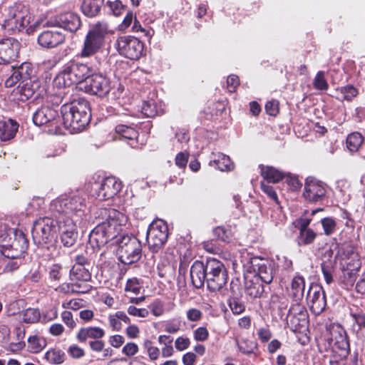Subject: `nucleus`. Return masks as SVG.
<instances>
[{
	"instance_id": "obj_15",
	"label": "nucleus",
	"mask_w": 365,
	"mask_h": 365,
	"mask_svg": "<svg viewBox=\"0 0 365 365\" xmlns=\"http://www.w3.org/2000/svg\"><path fill=\"white\" fill-rule=\"evenodd\" d=\"M168 228L165 221L158 220L153 221L148 227L146 241L149 250L153 253L158 252L167 242Z\"/></svg>"
},
{
	"instance_id": "obj_46",
	"label": "nucleus",
	"mask_w": 365,
	"mask_h": 365,
	"mask_svg": "<svg viewBox=\"0 0 365 365\" xmlns=\"http://www.w3.org/2000/svg\"><path fill=\"white\" fill-rule=\"evenodd\" d=\"M61 102V92L47 95V114L49 115V110L51 109L56 110L55 107H58Z\"/></svg>"
},
{
	"instance_id": "obj_17",
	"label": "nucleus",
	"mask_w": 365,
	"mask_h": 365,
	"mask_svg": "<svg viewBox=\"0 0 365 365\" xmlns=\"http://www.w3.org/2000/svg\"><path fill=\"white\" fill-rule=\"evenodd\" d=\"M81 21L78 14L66 11L54 14L53 13L47 14V26H57L69 31L76 32L81 26Z\"/></svg>"
},
{
	"instance_id": "obj_63",
	"label": "nucleus",
	"mask_w": 365,
	"mask_h": 365,
	"mask_svg": "<svg viewBox=\"0 0 365 365\" xmlns=\"http://www.w3.org/2000/svg\"><path fill=\"white\" fill-rule=\"evenodd\" d=\"M189 154L187 152H180L177 154L175 163V165L180 168H184L186 167L188 161Z\"/></svg>"
},
{
	"instance_id": "obj_12",
	"label": "nucleus",
	"mask_w": 365,
	"mask_h": 365,
	"mask_svg": "<svg viewBox=\"0 0 365 365\" xmlns=\"http://www.w3.org/2000/svg\"><path fill=\"white\" fill-rule=\"evenodd\" d=\"M91 181L90 193L97 200H107L115 197L122 188V182L113 176Z\"/></svg>"
},
{
	"instance_id": "obj_38",
	"label": "nucleus",
	"mask_w": 365,
	"mask_h": 365,
	"mask_svg": "<svg viewBox=\"0 0 365 365\" xmlns=\"http://www.w3.org/2000/svg\"><path fill=\"white\" fill-rule=\"evenodd\" d=\"M245 292L251 297L257 298L263 293L264 287L259 279H255L253 277L246 282Z\"/></svg>"
},
{
	"instance_id": "obj_56",
	"label": "nucleus",
	"mask_w": 365,
	"mask_h": 365,
	"mask_svg": "<svg viewBox=\"0 0 365 365\" xmlns=\"http://www.w3.org/2000/svg\"><path fill=\"white\" fill-rule=\"evenodd\" d=\"M127 312L128 314L134 317L146 318L149 316V311L145 308H137L133 305H130L128 307Z\"/></svg>"
},
{
	"instance_id": "obj_22",
	"label": "nucleus",
	"mask_w": 365,
	"mask_h": 365,
	"mask_svg": "<svg viewBox=\"0 0 365 365\" xmlns=\"http://www.w3.org/2000/svg\"><path fill=\"white\" fill-rule=\"evenodd\" d=\"M20 49L19 42L8 38L0 41V64L9 63L18 57Z\"/></svg>"
},
{
	"instance_id": "obj_8",
	"label": "nucleus",
	"mask_w": 365,
	"mask_h": 365,
	"mask_svg": "<svg viewBox=\"0 0 365 365\" xmlns=\"http://www.w3.org/2000/svg\"><path fill=\"white\" fill-rule=\"evenodd\" d=\"M114 243L117 245L118 258L123 264H131L140 259L142 255L141 243L134 235H119Z\"/></svg>"
},
{
	"instance_id": "obj_25",
	"label": "nucleus",
	"mask_w": 365,
	"mask_h": 365,
	"mask_svg": "<svg viewBox=\"0 0 365 365\" xmlns=\"http://www.w3.org/2000/svg\"><path fill=\"white\" fill-rule=\"evenodd\" d=\"M105 336V331L99 327H84L81 328L76 339L80 343H86L88 339H101Z\"/></svg>"
},
{
	"instance_id": "obj_43",
	"label": "nucleus",
	"mask_w": 365,
	"mask_h": 365,
	"mask_svg": "<svg viewBox=\"0 0 365 365\" xmlns=\"http://www.w3.org/2000/svg\"><path fill=\"white\" fill-rule=\"evenodd\" d=\"M148 308L150 309L153 315L157 317H161L166 312L164 302L159 299H155L153 302H152L149 304Z\"/></svg>"
},
{
	"instance_id": "obj_6",
	"label": "nucleus",
	"mask_w": 365,
	"mask_h": 365,
	"mask_svg": "<svg viewBox=\"0 0 365 365\" xmlns=\"http://www.w3.org/2000/svg\"><path fill=\"white\" fill-rule=\"evenodd\" d=\"M28 247L29 242L21 230L10 228L0 235L1 252L7 258L20 257Z\"/></svg>"
},
{
	"instance_id": "obj_54",
	"label": "nucleus",
	"mask_w": 365,
	"mask_h": 365,
	"mask_svg": "<svg viewBox=\"0 0 365 365\" xmlns=\"http://www.w3.org/2000/svg\"><path fill=\"white\" fill-rule=\"evenodd\" d=\"M143 346L147 350L149 358L151 360H155L158 359L160 354V350L158 347L153 346L151 341L145 340L143 343Z\"/></svg>"
},
{
	"instance_id": "obj_37",
	"label": "nucleus",
	"mask_w": 365,
	"mask_h": 365,
	"mask_svg": "<svg viewBox=\"0 0 365 365\" xmlns=\"http://www.w3.org/2000/svg\"><path fill=\"white\" fill-rule=\"evenodd\" d=\"M350 317L352 322V329L355 332L365 329V314L363 311L356 309L354 310L351 309Z\"/></svg>"
},
{
	"instance_id": "obj_31",
	"label": "nucleus",
	"mask_w": 365,
	"mask_h": 365,
	"mask_svg": "<svg viewBox=\"0 0 365 365\" xmlns=\"http://www.w3.org/2000/svg\"><path fill=\"white\" fill-rule=\"evenodd\" d=\"M115 132L122 138L129 140L131 147L135 148L137 146L138 133L135 128L120 124L115 127Z\"/></svg>"
},
{
	"instance_id": "obj_23",
	"label": "nucleus",
	"mask_w": 365,
	"mask_h": 365,
	"mask_svg": "<svg viewBox=\"0 0 365 365\" xmlns=\"http://www.w3.org/2000/svg\"><path fill=\"white\" fill-rule=\"evenodd\" d=\"M207 263L195 261L190 267V276L193 287L197 289L207 283Z\"/></svg>"
},
{
	"instance_id": "obj_14",
	"label": "nucleus",
	"mask_w": 365,
	"mask_h": 365,
	"mask_svg": "<svg viewBox=\"0 0 365 365\" xmlns=\"http://www.w3.org/2000/svg\"><path fill=\"white\" fill-rule=\"evenodd\" d=\"M243 267L245 272L254 274L255 279L265 284H269L273 279L274 264L267 259L252 257L244 263Z\"/></svg>"
},
{
	"instance_id": "obj_41",
	"label": "nucleus",
	"mask_w": 365,
	"mask_h": 365,
	"mask_svg": "<svg viewBox=\"0 0 365 365\" xmlns=\"http://www.w3.org/2000/svg\"><path fill=\"white\" fill-rule=\"evenodd\" d=\"M338 98L350 101L358 95V90L351 85H346L337 90Z\"/></svg>"
},
{
	"instance_id": "obj_29",
	"label": "nucleus",
	"mask_w": 365,
	"mask_h": 365,
	"mask_svg": "<svg viewBox=\"0 0 365 365\" xmlns=\"http://www.w3.org/2000/svg\"><path fill=\"white\" fill-rule=\"evenodd\" d=\"M45 232V217H39L34 222L31 231L33 240L35 244L43 245L46 243Z\"/></svg>"
},
{
	"instance_id": "obj_16",
	"label": "nucleus",
	"mask_w": 365,
	"mask_h": 365,
	"mask_svg": "<svg viewBox=\"0 0 365 365\" xmlns=\"http://www.w3.org/2000/svg\"><path fill=\"white\" fill-rule=\"evenodd\" d=\"M114 47L120 56L130 60H138L143 54L144 45L133 36H120L115 41Z\"/></svg>"
},
{
	"instance_id": "obj_49",
	"label": "nucleus",
	"mask_w": 365,
	"mask_h": 365,
	"mask_svg": "<svg viewBox=\"0 0 365 365\" xmlns=\"http://www.w3.org/2000/svg\"><path fill=\"white\" fill-rule=\"evenodd\" d=\"M275 208L270 210L269 215L271 221L277 226L284 222L285 217L282 213L279 203L275 205Z\"/></svg>"
},
{
	"instance_id": "obj_59",
	"label": "nucleus",
	"mask_w": 365,
	"mask_h": 365,
	"mask_svg": "<svg viewBox=\"0 0 365 365\" xmlns=\"http://www.w3.org/2000/svg\"><path fill=\"white\" fill-rule=\"evenodd\" d=\"M208 336L209 331L205 327H200L193 331V337L197 341H205Z\"/></svg>"
},
{
	"instance_id": "obj_42",
	"label": "nucleus",
	"mask_w": 365,
	"mask_h": 365,
	"mask_svg": "<svg viewBox=\"0 0 365 365\" xmlns=\"http://www.w3.org/2000/svg\"><path fill=\"white\" fill-rule=\"evenodd\" d=\"M317 233L312 229L301 230L297 237V243L299 246L307 245L314 242Z\"/></svg>"
},
{
	"instance_id": "obj_33",
	"label": "nucleus",
	"mask_w": 365,
	"mask_h": 365,
	"mask_svg": "<svg viewBox=\"0 0 365 365\" xmlns=\"http://www.w3.org/2000/svg\"><path fill=\"white\" fill-rule=\"evenodd\" d=\"M104 0H83L81 4L82 12L88 17L98 14Z\"/></svg>"
},
{
	"instance_id": "obj_28",
	"label": "nucleus",
	"mask_w": 365,
	"mask_h": 365,
	"mask_svg": "<svg viewBox=\"0 0 365 365\" xmlns=\"http://www.w3.org/2000/svg\"><path fill=\"white\" fill-rule=\"evenodd\" d=\"M212 160L209 163L210 166L216 168L220 171H230L234 168V164L230 157L221 153H212Z\"/></svg>"
},
{
	"instance_id": "obj_35",
	"label": "nucleus",
	"mask_w": 365,
	"mask_h": 365,
	"mask_svg": "<svg viewBox=\"0 0 365 365\" xmlns=\"http://www.w3.org/2000/svg\"><path fill=\"white\" fill-rule=\"evenodd\" d=\"M261 175L267 182L277 183L284 179V173L271 166H262Z\"/></svg>"
},
{
	"instance_id": "obj_24",
	"label": "nucleus",
	"mask_w": 365,
	"mask_h": 365,
	"mask_svg": "<svg viewBox=\"0 0 365 365\" xmlns=\"http://www.w3.org/2000/svg\"><path fill=\"white\" fill-rule=\"evenodd\" d=\"M31 73L32 70L30 68V65L26 63H22L21 66L16 69L11 76L6 80L5 86L11 88L21 80H22L21 83H23L24 81L30 78Z\"/></svg>"
},
{
	"instance_id": "obj_44",
	"label": "nucleus",
	"mask_w": 365,
	"mask_h": 365,
	"mask_svg": "<svg viewBox=\"0 0 365 365\" xmlns=\"http://www.w3.org/2000/svg\"><path fill=\"white\" fill-rule=\"evenodd\" d=\"M237 344L239 350L245 354H250L254 352V350L257 348V344L252 341L242 339L237 341Z\"/></svg>"
},
{
	"instance_id": "obj_48",
	"label": "nucleus",
	"mask_w": 365,
	"mask_h": 365,
	"mask_svg": "<svg viewBox=\"0 0 365 365\" xmlns=\"http://www.w3.org/2000/svg\"><path fill=\"white\" fill-rule=\"evenodd\" d=\"M22 315V320L26 323H34L40 319V312L35 309H27L23 312Z\"/></svg>"
},
{
	"instance_id": "obj_27",
	"label": "nucleus",
	"mask_w": 365,
	"mask_h": 365,
	"mask_svg": "<svg viewBox=\"0 0 365 365\" xmlns=\"http://www.w3.org/2000/svg\"><path fill=\"white\" fill-rule=\"evenodd\" d=\"M304 289V279L302 276L297 275L292 280L290 288L288 289L289 295L294 302H299L303 299Z\"/></svg>"
},
{
	"instance_id": "obj_52",
	"label": "nucleus",
	"mask_w": 365,
	"mask_h": 365,
	"mask_svg": "<svg viewBox=\"0 0 365 365\" xmlns=\"http://www.w3.org/2000/svg\"><path fill=\"white\" fill-rule=\"evenodd\" d=\"M314 86L318 90H327L328 83L324 78V73L319 71L314 80Z\"/></svg>"
},
{
	"instance_id": "obj_26",
	"label": "nucleus",
	"mask_w": 365,
	"mask_h": 365,
	"mask_svg": "<svg viewBox=\"0 0 365 365\" xmlns=\"http://www.w3.org/2000/svg\"><path fill=\"white\" fill-rule=\"evenodd\" d=\"M236 288L239 289L238 285H234L232 282L230 284L232 294L227 300V304L234 314H240L245 310V305L241 299L240 292H237Z\"/></svg>"
},
{
	"instance_id": "obj_58",
	"label": "nucleus",
	"mask_w": 365,
	"mask_h": 365,
	"mask_svg": "<svg viewBox=\"0 0 365 365\" xmlns=\"http://www.w3.org/2000/svg\"><path fill=\"white\" fill-rule=\"evenodd\" d=\"M261 188L262 191L269 197V199L272 200L275 203V205H278V197L274 187L272 185H269V184L264 182H262Z\"/></svg>"
},
{
	"instance_id": "obj_2",
	"label": "nucleus",
	"mask_w": 365,
	"mask_h": 365,
	"mask_svg": "<svg viewBox=\"0 0 365 365\" xmlns=\"http://www.w3.org/2000/svg\"><path fill=\"white\" fill-rule=\"evenodd\" d=\"M103 222L98 223L89 235V243L92 247H101L109 241H115L118 235L122 230V226L127 222L126 216L113 208H103L100 210Z\"/></svg>"
},
{
	"instance_id": "obj_21",
	"label": "nucleus",
	"mask_w": 365,
	"mask_h": 365,
	"mask_svg": "<svg viewBox=\"0 0 365 365\" xmlns=\"http://www.w3.org/2000/svg\"><path fill=\"white\" fill-rule=\"evenodd\" d=\"M326 192V187L322 182L312 178L306 180L303 196L307 201L319 202L324 198Z\"/></svg>"
},
{
	"instance_id": "obj_34",
	"label": "nucleus",
	"mask_w": 365,
	"mask_h": 365,
	"mask_svg": "<svg viewBox=\"0 0 365 365\" xmlns=\"http://www.w3.org/2000/svg\"><path fill=\"white\" fill-rule=\"evenodd\" d=\"M49 27L50 29H47V48H53L62 43L65 39V36L60 28Z\"/></svg>"
},
{
	"instance_id": "obj_5",
	"label": "nucleus",
	"mask_w": 365,
	"mask_h": 365,
	"mask_svg": "<svg viewBox=\"0 0 365 365\" xmlns=\"http://www.w3.org/2000/svg\"><path fill=\"white\" fill-rule=\"evenodd\" d=\"M77 221L70 219L65 220L64 215L47 217V227H49V235L52 238H56L60 235L61 240L65 247L73 246L77 240L78 232L76 227Z\"/></svg>"
},
{
	"instance_id": "obj_51",
	"label": "nucleus",
	"mask_w": 365,
	"mask_h": 365,
	"mask_svg": "<svg viewBox=\"0 0 365 365\" xmlns=\"http://www.w3.org/2000/svg\"><path fill=\"white\" fill-rule=\"evenodd\" d=\"M34 123L38 126H43L46 124V110L43 106L38 108L33 115Z\"/></svg>"
},
{
	"instance_id": "obj_13",
	"label": "nucleus",
	"mask_w": 365,
	"mask_h": 365,
	"mask_svg": "<svg viewBox=\"0 0 365 365\" xmlns=\"http://www.w3.org/2000/svg\"><path fill=\"white\" fill-rule=\"evenodd\" d=\"M207 288L210 292L222 290L228 280L227 271L224 264L215 258L207 260Z\"/></svg>"
},
{
	"instance_id": "obj_1",
	"label": "nucleus",
	"mask_w": 365,
	"mask_h": 365,
	"mask_svg": "<svg viewBox=\"0 0 365 365\" xmlns=\"http://www.w3.org/2000/svg\"><path fill=\"white\" fill-rule=\"evenodd\" d=\"M60 112L61 115L57 110H49V116L47 114V133L62 134L63 129H69L71 132L81 131L91 118L89 103L82 98L64 103Z\"/></svg>"
},
{
	"instance_id": "obj_4",
	"label": "nucleus",
	"mask_w": 365,
	"mask_h": 365,
	"mask_svg": "<svg viewBox=\"0 0 365 365\" xmlns=\"http://www.w3.org/2000/svg\"><path fill=\"white\" fill-rule=\"evenodd\" d=\"M336 257L342 272V281L346 287H352L361 267V262L356 248L346 245L339 251Z\"/></svg>"
},
{
	"instance_id": "obj_62",
	"label": "nucleus",
	"mask_w": 365,
	"mask_h": 365,
	"mask_svg": "<svg viewBox=\"0 0 365 365\" xmlns=\"http://www.w3.org/2000/svg\"><path fill=\"white\" fill-rule=\"evenodd\" d=\"M61 266L58 264H53L49 269V277L51 280L59 281L61 278Z\"/></svg>"
},
{
	"instance_id": "obj_32",
	"label": "nucleus",
	"mask_w": 365,
	"mask_h": 365,
	"mask_svg": "<svg viewBox=\"0 0 365 365\" xmlns=\"http://www.w3.org/2000/svg\"><path fill=\"white\" fill-rule=\"evenodd\" d=\"M331 343L334 345L335 349L341 351V356H346L349 350V343L344 331L338 332L333 334V338L331 339Z\"/></svg>"
},
{
	"instance_id": "obj_60",
	"label": "nucleus",
	"mask_w": 365,
	"mask_h": 365,
	"mask_svg": "<svg viewBox=\"0 0 365 365\" xmlns=\"http://www.w3.org/2000/svg\"><path fill=\"white\" fill-rule=\"evenodd\" d=\"M138 352V346L134 342L127 343L122 349V353L125 356L130 357Z\"/></svg>"
},
{
	"instance_id": "obj_47",
	"label": "nucleus",
	"mask_w": 365,
	"mask_h": 365,
	"mask_svg": "<svg viewBox=\"0 0 365 365\" xmlns=\"http://www.w3.org/2000/svg\"><path fill=\"white\" fill-rule=\"evenodd\" d=\"M321 223L326 235L329 236L336 231V222L333 218L324 217L322 219Z\"/></svg>"
},
{
	"instance_id": "obj_55",
	"label": "nucleus",
	"mask_w": 365,
	"mask_h": 365,
	"mask_svg": "<svg viewBox=\"0 0 365 365\" xmlns=\"http://www.w3.org/2000/svg\"><path fill=\"white\" fill-rule=\"evenodd\" d=\"M322 272L325 282L327 284H330L333 282L332 271L333 267L331 263L322 262L321 264Z\"/></svg>"
},
{
	"instance_id": "obj_7",
	"label": "nucleus",
	"mask_w": 365,
	"mask_h": 365,
	"mask_svg": "<svg viewBox=\"0 0 365 365\" xmlns=\"http://www.w3.org/2000/svg\"><path fill=\"white\" fill-rule=\"evenodd\" d=\"M91 73L92 70L87 64L70 61L64 65L54 82L57 86L63 87L76 84L79 88Z\"/></svg>"
},
{
	"instance_id": "obj_50",
	"label": "nucleus",
	"mask_w": 365,
	"mask_h": 365,
	"mask_svg": "<svg viewBox=\"0 0 365 365\" xmlns=\"http://www.w3.org/2000/svg\"><path fill=\"white\" fill-rule=\"evenodd\" d=\"M142 286L140 280L135 277L129 279L125 284V291L132 292L134 294H138L140 292Z\"/></svg>"
},
{
	"instance_id": "obj_61",
	"label": "nucleus",
	"mask_w": 365,
	"mask_h": 365,
	"mask_svg": "<svg viewBox=\"0 0 365 365\" xmlns=\"http://www.w3.org/2000/svg\"><path fill=\"white\" fill-rule=\"evenodd\" d=\"M284 178L285 179V182L290 187V189L293 190H298L302 186V183L295 175H292L290 174L286 175L284 174Z\"/></svg>"
},
{
	"instance_id": "obj_20",
	"label": "nucleus",
	"mask_w": 365,
	"mask_h": 365,
	"mask_svg": "<svg viewBox=\"0 0 365 365\" xmlns=\"http://www.w3.org/2000/svg\"><path fill=\"white\" fill-rule=\"evenodd\" d=\"M307 304L314 315H319L325 309L327 301L322 287L310 286L307 295Z\"/></svg>"
},
{
	"instance_id": "obj_36",
	"label": "nucleus",
	"mask_w": 365,
	"mask_h": 365,
	"mask_svg": "<svg viewBox=\"0 0 365 365\" xmlns=\"http://www.w3.org/2000/svg\"><path fill=\"white\" fill-rule=\"evenodd\" d=\"M39 88L38 82H34L31 85L26 82L23 85H19L16 89V93L19 95V100L22 101L29 99L35 91Z\"/></svg>"
},
{
	"instance_id": "obj_18",
	"label": "nucleus",
	"mask_w": 365,
	"mask_h": 365,
	"mask_svg": "<svg viewBox=\"0 0 365 365\" xmlns=\"http://www.w3.org/2000/svg\"><path fill=\"white\" fill-rule=\"evenodd\" d=\"M79 89L89 94L103 97L110 91V82L107 77L101 73H91Z\"/></svg>"
},
{
	"instance_id": "obj_45",
	"label": "nucleus",
	"mask_w": 365,
	"mask_h": 365,
	"mask_svg": "<svg viewBox=\"0 0 365 365\" xmlns=\"http://www.w3.org/2000/svg\"><path fill=\"white\" fill-rule=\"evenodd\" d=\"M64 353L60 349H52L47 351V361L54 364H62L64 361Z\"/></svg>"
},
{
	"instance_id": "obj_39",
	"label": "nucleus",
	"mask_w": 365,
	"mask_h": 365,
	"mask_svg": "<svg viewBox=\"0 0 365 365\" xmlns=\"http://www.w3.org/2000/svg\"><path fill=\"white\" fill-rule=\"evenodd\" d=\"M141 112L144 115L148 118H152L163 113L160 108L157 106L156 102L153 99L143 103Z\"/></svg>"
},
{
	"instance_id": "obj_3",
	"label": "nucleus",
	"mask_w": 365,
	"mask_h": 365,
	"mask_svg": "<svg viewBox=\"0 0 365 365\" xmlns=\"http://www.w3.org/2000/svg\"><path fill=\"white\" fill-rule=\"evenodd\" d=\"M86 210V197L79 192L57 197L51 202L49 207L51 217L64 215L65 220L77 221L78 225L83 227L88 222Z\"/></svg>"
},
{
	"instance_id": "obj_40",
	"label": "nucleus",
	"mask_w": 365,
	"mask_h": 365,
	"mask_svg": "<svg viewBox=\"0 0 365 365\" xmlns=\"http://www.w3.org/2000/svg\"><path fill=\"white\" fill-rule=\"evenodd\" d=\"M364 141V138L361 133L354 132L349 134L346 138V147L350 152H356Z\"/></svg>"
},
{
	"instance_id": "obj_30",
	"label": "nucleus",
	"mask_w": 365,
	"mask_h": 365,
	"mask_svg": "<svg viewBox=\"0 0 365 365\" xmlns=\"http://www.w3.org/2000/svg\"><path fill=\"white\" fill-rule=\"evenodd\" d=\"M19 124L9 119L7 121H0V140L1 141L9 140L13 138L18 130Z\"/></svg>"
},
{
	"instance_id": "obj_11",
	"label": "nucleus",
	"mask_w": 365,
	"mask_h": 365,
	"mask_svg": "<svg viewBox=\"0 0 365 365\" xmlns=\"http://www.w3.org/2000/svg\"><path fill=\"white\" fill-rule=\"evenodd\" d=\"M3 15L2 27L8 31H21L30 23L29 9L21 4L6 9Z\"/></svg>"
},
{
	"instance_id": "obj_9",
	"label": "nucleus",
	"mask_w": 365,
	"mask_h": 365,
	"mask_svg": "<svg viewBox=\"0 0 365 365\" xmlns=\"http://www.w3.org/2000/svg\"><path fill=\"white\" fill-rule=\"evenodd\" d=\"M91 274L88 268L81 265H73L70 270L71 283L63 284L55 288L56 291L63 293H88L92 286L88 284Z\"/></svg>"
},
{
	"instance_id": "obj_10",
	"label": "nucleus",
	"mask_w": 365,
	"mask_h": 365,
	"mask_svg": "<svg viewBox=\"0 0 365 365\" xmlns=\"http://www.w3.org/2000/svg\"><path fill=\"white\" fill-rule=\"evenodd\" d=\"M108 27L105 22H98L92 26L86 36L81 51V57H90L98 53L103 46Z\"/></svg>"
},
{
	"instance_id": "obj_57",
	"label": "nucleus",
	"mask_w": 365,
	"mask_h": 365,
	"mask_svg": "<svg viewBox=\"0 0 365 365\" xmlns=\"http://www.w3.org/2000/svg\"><path fill=\"white\" fill-rule=\"evenodd\" d=\"M202 312L197 308H190L186 311V317L187 321L191 322H197L202 318Z\"/></svg>"
},
{
	"instance_id": "obj_53",
	"label": "nucleus",
	"mask_w": 365,
	"mask_h": 365,
	"mask_svg": "<svg viewBox=\"0 0 365 365\" xmlns=\"http://www.w3.org/2000/svg\"><path fill=\"white\" fill-rule=\"evenodd\" d=\"M106 4L114 16H120L125 10V6L120 0L108 1Z\"/></svg>"
},
{
	"instance_id": "obj_64",
	"label": "nucleus",
	"mask_w": 365,
	"mask_h": 365,
	"mask_svg": "<svg viewBox=\"0 0 365 365\" xmlns=\"http://www.w3.org/2000/svg\"><path fill=\"white\" fill-rule=\"evenodd\" d=\"M61 319L64 324L70 329H73L76 326V323L73 318V314L69 311H63L61 313Z\"/></svg>"
},
{
	"instance_id": "obj_19",
	"label": "nucleus",
	"mask_w": 365,
	"mask_h": 365,
	"mask_svg": "<svg viewBox=\"0 0 365 365\" xmlns=\"http://www.w3.org/2000/svg\"><path fill=\"white\" fill-rule=\"evenodd\" d=\"M287 320L294 331L306 327L309 322L306 308L299 302H294L288 311Z\"/></svg>"
}]
</instances>
